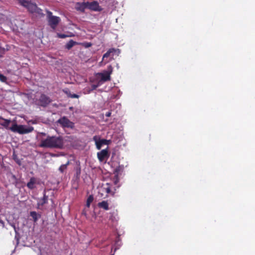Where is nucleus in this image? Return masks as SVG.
<instances>
[{
  "mask_svg": "<svg viewBox=\"0 0 255 255\" xmlns=\"http://www.w3.org/2000/svg\"><path fill=\"white\" fill-rule=\"evenodd\" d=\"M40 147L62 149L64 141L60 136H48L45 139H42L39 144Z\"/></svg>",
  "mask_w": 255,
  "mask_h": 255,
  "instance_id": "obj_1",
  "label": "nucleus"
},
{
  "mask_svg": "<svg viewBox=\"0 0 255 255\" xmlns=\"http://www.w3.org/2000/svg\"><path fill=\"white\" fill-rule=\"evenodd\" d=\"M20 5L27 8L28 11L31 13H36L37 15L43 17L44 14L42 10L39 8L35 3L32 2L30 0H21L19 1Z\"/></svg>",
  "mask_w": 255,
  "mask_h": 255,
  "instance_id": "obj_2",
  "label": "nucleus"
},
{
  "mask_svg": "<svg viewBox=\"0 0 255 255\" xmlns=\"http://www.w3.org/2000/svg\"><path fill=\"white\" fill-rule=\"evenodd\" d=\"M46 13L49 25L52 28L55 29L60 21V18L52 15V12L48 10H46Z\"/></svg>",
  "mask_w": 255,
  "mask_h": 255,
  "instance_id": "obj_3",
  "label": "nucleus"
},
{
  "mask_svg": "<svg viewBox=\"0 0 255 255\" xmlns=\"http://www.w3.org/2000/svg\"><path fill=\"white\" fill-rule=\"evenodd\" d=\"M9 129L13 132L20 134L27 133L31 131V130L25 128L23 126L17 125L16 124H13Z\"/></svg>",
  "mask_w": 255,
  "mask_h": 255,
  "instance_id": "obj_4",
  "label": "nucleus"
},
{
  "mask_svg": "<svg viewBox=\"0 0 255 255\" xmlns=\"http://www.w3.org/2000/svg\"><path fill=\"white\" fill-rule=\"evenodd\" d=\"M113 72V67L111 65L108 67L107 71H104V73H99L98 74L101 76V81L103 82H106L111 80V74Z\"/></svg>",
  "mask_w": 255,
  "mask_h": 255,
  "instance_id": "obj_5",
  "label": "nucleus"
},
{
  "mask_svg": "<svg viewBox=\"0 0 255 255\" xmlns=\"http://www.w3.org/2000/svg\"><path fill=\"white\" fill-rule=\"evenodd\" d=\"M57 123L63 128H73L74 127V123L71 122L66 117H63L59 119L58 120Z\"/></svg>",
  "mask_w": 255,
  "mask_h": 255,
  "instance_id": "obj_6",
  "label": "nucleus"
},
{
  "mask_svg": "<svg viewBox=\"0 0 255 255\" xmlns=\"http://www.w3.org/2000/svg\"><path fill=\"white\" fill-rule=\"evenodd\" d=\"M97 157L100 162L107 160L110 157V153L109 152L108 147L98 152L97 153Z\"/></svg>",
  "mask_w": 255,
  "mask_h": 255,
  "instance_id": "obj_7",
  "label": "nucleus"
},
{
  "mask_svg": "<svg viewBox=\"0 0 255 255\" xmlns=\"http://www.w3.org/2000/svg\"><path fill=\"white\" fill-rule=\"evenodd\" d=\"M120 53V51L119 49H116L114 48H110L106 53L104 54L102 59L104 61L106 58H107L109 57H113L115 55H119Z\"/></svg>",
  "mask_w": 255,
  "mask_h": 255,
  "instance_id": "obj_8",
  "label": "nucleus"
},
{
  "mask_svg": "<svg viewBox=\"0 0 255 255\" xmlns=\"http://www.w3.org/2000/svg\"><path fill=\"white\" fill-rule=\"evenodd\" d=\"M38 102L39 105L43 107H46L49 103H51V100L49 98V97L46 96L45 94H41L39 100Z\"/></svg>",
  "mask_w": 255,
  "mask_h": 255,
  "instance_id": "obj_9",
  "label": "nucleus"
},
{
  "mask_svg": "<svg viewBox=\"0 0 255 255\" xmlns=\"http://www.w3.org/2000/svg\"><path fill=\"white\" fill-rule=\"evenodd\" d=\"M93 139L95 141L96 147L99 150L101 148L102 146L103 145H108L110 142V140H107L105 139L99 138L98 140L96 136H95L93 137Z\"/></svg>",
  "mask_w": 255,
  "mask_h": 255,
  "instance_id": "obj_10",
  "label": "nucleus"
},
{
  "mask_svg": "<svg viewBox=\"0 0 255 255\" xmlns=\"http://www.w3.org/2000/svg\"><path fill=\"white\" fill-rule=\"evenodd\" d=\"M87 7L89 9L94 10L100 11L102 8L100 7L99 3L97 1H93L92 2H87Z\"/></svg>",
  "mask_w": 255,
  "mask_h": 255,
  "instance_id": "obj_11",
  "label": "nucleus"
},
{
  "mask_svg": "<svg viewBox=\"0 0 255 255\" xmlns=\"http://www.w3.org/2000/svg\"><path fill=\"white\" fill-rule=\"evenodd\" d=\"M48 196H47L44 193L42 198L39 199L37 202V208H40V207L43 206L44 204H47L48 202Z\"/></svg>",
  "mask_w": 255,
  "mask_h": 255,
  "instance_id": "obj_12",
  "label": "nucleus"
},
{
  "mask_svg": "<svg viewBox=\"0 0 255 255\" xmlns=\"http://www.w3.org/2000/svg\"><path fill=\"white\" fill-rule=\"evenodd\" d=\"M11 123L10 120L5 119L1 117H0V125L3 126L6 128H9V125Z\"/></svg>",
  "mask_w": 255,
  "mask_h": 255,
  "instance_id": "obj_13",
  "label": "nucleus"
},
{
  "mask_svg": "<svg viewBox=\"0 0 255 255\" xmlns=\"http://www.w3.org/2000/svg\"><path fill=\"white\" fill-rule=\"evenodd\" d=\"M36 183V179L32 177L30 178L29 181L27 183V187L31 190L33 189L35 187V184Z\"/></svg>",
  "mask_w": 255,
  "mask_h": 255,
  "instance_id": "obj_14",
  "label": "nucleus"
},
{
  "mask_svg": "<svg viewBox=\"0 0 255 255\" xmlns=\"http://www.w3.org/2000/svg\"><path fill=\"white\" fill-rule=\"evenodd\" d=\"M98 206L99 208H102L105 210H108L109 209V204L107 201H103L98 203Z\"/></svg>",
  "mask_w": 255,
  "mask_h": 255,
  "instance_id": "obj_15",
  "label": "nucleus"
},
{
  "mask_svg": "<svg viewBox=\"0 0 255 255\" xmlns=\"http://www.w3.org/2000/svg\"><path fill=\"white\" fill-rule=\"evenodd\" d=\"M77 6L76 7V9L77 10H80L81 11H84L85 9L86 8H88L87 2H83V3H77Z\"/></svg>",
  "mask_w": 255,
  "mask_h": 255,
  "instance_id": "obj_16",
  "label": "nucleus"
},
{
  "mask_svg": "<svg viewBox=\"0 0 255 255\" xmlns=\"http://www.w3.org/2000/svg\"><path fill=\"white\" fill-rule=\"evenodd\" d=\"M30 216L32 218L34 222H36L38 219L41 217V215L37 214L35 211H31L30 213Z\"/></svg>",
  "mask_w": 255,
  "mask_h": 255,
  "instance_id": "obj_17",
  "label": "nucleus"
},
{
  "mask_svg": "<svg viewBox=\"0 0 255 255\" xmlns=\"http://www.w3.org/2000/svg\"><path fill=\"white\" fill-rule=\"evenodd\" d=\"M69 164H70V161L68 160L65 164H62L59 167V168L58 169L59 171L61 173H64L67 170V166H68V165H69Z\"/></svg>",
  "mask_w": 255,
  "mask_h": 255,
  "instance_id": "obj_18",
  "label": "nucleus"
},
{
  "mask_svg": "<svg viewBox=\"0 0 255 255\" xmlns=\"http://www.w3.org/2000/svg\"><path fill=\"white\" fill-rule=\"evenodd\" d=\"M64 93L67 95L69 98H79V96L76 94H71L70 91L68 90L63 91Z\"/></svg>",
  "mask_w": 255,
  "mask_h": 255,
  "instance_id": "obj_19",
  "label": "nucleus"
},
{
  "mask_svg": "<svg viewBox=\"0 0 255 255\" xmlns=\"http://www.w3.org/2000/svg\"><path fill=\"white\" fill-rule=\"evenodd\" d=\"M77 43L76 41L71 39L66 44L65 48L68 50H70L73 46L77 44Z\"/></svg>",
  "mask_w": 255,
  "mask_h": 255,
  "instance_id": "obj_20",
  "label": "nucleus"
},
{
  "mask_svg": "<svg viewBox=\"0 0 255 255\" xmlns=\"http://www.w3.org/2000/svg\"><path fill=\"white\" fill-rule=\"evenodd\" d=\"M94 197L93 195H90L86 201V207L89 208L91 205V203L93 201Z\"/></svg>",
  "mask_w": 255,
  "mask_h": 255,
  "instance_id": "obj_21",
  "label": "nucleus"
},
{
  "mask_svg": "<svg viewBox=\"0 0 255 255\" xmlns=\"http://www.w3.org/2000/svg\"><path fill=\"white\" fill-rule=\"evenodd\" d=\"M7 78L6 76L3 74L0 73V81L1 82L7 83Z\"/></svg>",
  "mask_w": 255,
  "mask_h": 255,
  "instance_id": "obj_22",
  "label": "nucleus"
},
{
  "mask_svg": "<svg viewBox=\"0 0 255 255\" xmlns=\"http://www.w3.org/2000/svg\"><path fill=\"white\" fill-rule=\"evenodd\" d=\"M57 37L60 38H64L67 37V35L64 34L57 33Z\"/></svg>",
  "mask_w": 255,
  "mask_h": 255,
  "instance_id": "obj_23",
  "label": "nucleus"
},
{
  "mask_svg": "<svg viewBox=\"0 0 255 255\" xmlns=\"http://www.w3.org/2000/svg\"><path fill=\"white\" fill-rule=\"evenodd\" d=\"M82 215L85 216L86 218H88L86 210L85 209L83 210V211H82Z\"/></svg>",
  "mask_w": 255,
  "mask_h": 255,
  "instance_id": "obj_24",
  "label": "nucleus"
},
{
  "mask_svg": "<svg viewBox=\"0 0 255 255\" xmlns=\"http://www.w3.org/2000/svg\"><path fill=\"white\" fill-rule=\"evenodd\" d=\"M106 191L107 193H110L111 191V188L109 186L105 188Z\"/></svg>",
  "mask_w": 255,
  "mask_h": 255,
  "instance_id": "obj_25",
  "label": "nucleus"
},
{
  "mask_svg": "<svg viewBox=\"0 0 255 255\" xmlns=\"http://www.w3.org/2000/svg\"><path fill=\"white\" fill-rule=\"evenodd\" d=\"M5 51V49L4 48H2L0 46V53H3Z\"/></svg>",
  "mask_w": 255,
  "mask_h": 255,
  "instance_id": "obj_26",
  "label": "nucleus"
},
{
  "mask_svg": "<svg viewBox=\"0 0 255 255\" xmlns=\"http://www.w3.org/2000/svg\"><path fill=\"white\" fill-rule=\"evenodd\" d=\"M105 115L107 117H110L111 116V113L110 112H107Z\"/></svg>",
  "mask_w": 255,
  "mask_h": 255,
  "instance_id": "obj_27",
  "label": "nucleus"
},
{
  "mask_svg": "<svg viewBox=\"0 0 255 255\" xmlns=\"http://www.w3.org/2000/svg\"><path fill=\"white\" fill-rule=\"evenodd\" d=\"M92 45V44L91 43H87L86 45V47H89Z\"/></svg>",
  "mask_w": 255,
  "mask_h": 255,
  "instance_id": "obj_28",
  "label": "nucleus"
},
{
  "mask_svg": "<svg viewBox=\"0 0 255 255\" xmlns=\"http://www.w3.org/2000/svg\"><path fill=\"white\" fill-rule=\"evenodd\" d=\"M97 86H94V89H95L96 88H97Z\"/></svg>",
  "mask_w": 255,
  "mask_h": 255,
  "instance_id": "obj_29",
  "label": "nucleus"
}]
</instances>
